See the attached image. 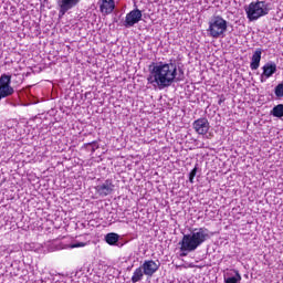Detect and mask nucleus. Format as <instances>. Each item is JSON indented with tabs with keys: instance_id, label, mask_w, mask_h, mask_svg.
I'll return each mask as SVG.
<instances>
[{
	"instance_id": "9d476101",
	"label": "nucleus",
	"mask_w": 283,
	"mask_h": 283,
	"mask_svg": "<svg viewBox=\"0 0 283 283\" xmlns=\"http://www.w3.org/2000/svg\"><path fill=\"white\" fill-rule=\"evenodd\" d=\"M160 269V263H156L154 260H147L144 261L142 265V270H144V275H147L148 277H151L156 271Z\"/></svg>"
},
{
	"instance_id": "dca6fc26",
	"label": "nucleus",
	"mask_w": 283,
	"mask_h": 283,
	"mask_svg": "<svg viewBox=\"0 0 283 283\" xmlns=\"http://www.w3.org/2000/svg\"><path fill=\"white\" fill-rule=\"evenodd\" d=\"M143 277H145V271L143 270L142 266H139L134 271L132 276V282L133 283L140 282Z\"/></svg>"
},
{
	"instance_id": "aec40b11",
	"label": "nucleus",
	"mask_w": 283,
	"mask_h": 283,
	"mask_svg": "<svg viewBox=\"0 0 283 283\" xmlns=\"http://www.w3.org/2000/svg\"><path fill=\"white\" fill-rule=\"evenodd\" d=\"M196 174H198V167H195L189 174V182H191V185H193V178H196Z\"/></svg>"
},
{
	"instance_id": "1a4fd4ad",
	"label": "nucleus",
	"mask_w": 283,
	"mask_h": 283,
	"mask_svg": "<svg viewBox=\"0 0 283 283\" xmlns=\"http://www.w3.org/2000/svg\"><path fill=\"white\" fill-rule=\"evenodd\" d=\"M99 12L107 17V14H112L116 9V2L114 0H99L98 1Z\"/></svg>"
},
{
	"instance_id": "423d86ee",
	"label": "nucleus",
	"mask_w": 283,
	"mask_h": 283,
	"mask_svg": "<svg viewBox=\"0 0 283 283\" xmlns=\"http://www.w3.org/2000/svg\"><path fill=\"white\" fill-rule=\"evenodd\" d=\"M192 129L200 136H207L209 134V129H211V125L209 124V119L201 117L192 123Z\"/></svg>"
},
{
	"instance_id": "9b49d317",
	"label": "nucleus",
	"mask_w": 283,
	"mask_h": 283,
	"mask_svg": "<svg viewBox=\"0 0 283 283\" xmlns=\"http://www.w3.org/2000/svg\"><path fill=\"white\" fill-rule=\"evenodd\" d=\"M97 193L105 198V196H109L112 191H114V182L111 179L105 180V182L95 187Z\"/></svg>"
},
{
	"instance_id": "2eb2a0df",
	"label": "nucleus",
	"mask_w": 283,
	"mask_h": 283,
	"mask_svg": "<svg viewBox=\"0 0 283 283\" xmlns=\"http://www.w3.org/2000/svg\"><path fill=\"white\" fill-rule=\"evenodd\" d=\"M118 240H120V235H118L117 233L111 232L105 235V241L111 247H114V244H116Z\"/></svg>"
},
{
	"instance_id": "f3484780",
	"label": "nucleus",
	"mask_w": 283,
	"mask_h": 283,
	"mask_svg": "<svg viewBox=\"0 0 283 283\" xmlns=\"http://www.w3.org/2000/svg\"><path fill=\"white\" fill-rule=\"evenodd\" d=\"M271 116L274 118H283V104H277L271 111Z\"/></svg>"
},
{
	"instance_id": "6ab92c4d",
	"label": "nucleus",
	"mask_w": 283,
	"mask_h": 283,
	"mask_svg": "<svg viewBox=\"0 0 283 283\" xmlns=\"http://www.w3.org/2000/svg\"><path fill=\"white\" fill-rule=\"evenodd\" d=\"M87 243L85 242H78L75 241L74 243H72L71 245H69V249H81L83 247H86Z\"/></svg>"
},
{
	"instance_id": "0eeeda50",
	"label": "nucleus",
	"mask_w": 283,
	"mask_h": 283,
	"mask_svg": "<svg viewBox=\"0 0 283 283\" xmlns=\"http://www.w3.org/2000/svg\"><path fill=\"white\" fill-rule=\"evenodd\" d=\"M143 20V11L139 9L132 10L126 14V19L124 21L125 28H134L136 23Z\"/></svg>"
},
{
	"instance_id": "a211bd4d",
	"label": "nucleus",
	"mask_w": 283,
	"mask_h": 283,
	"mask_svg": "<svg viewBox=\"0 0 283 283\" xmlns=\"http://www.w3.org/2000/svg\"><path fill=\"white\" fill-rule=\"evenodd\" d=\"M274 94L276 98H283V82L275 86Z\"/></svg>"
},
{
	"instance_id": "4468645a",
	"label": "nucleus",
	"mask_w": 283,
	"mask_h": 283,
	"mask_svg": "<svg viewBox=\"0 0 283 283\" xmlns=\"http://www.w3.org/2000/svg\"><path fill=\"white\" fill-rule=\"evenodd\" d=\"M262 61V49H256L251 57L250 69L252 71L260 67V62Z\"/></svg>"
},
{
	"instance_id": "7ed1b4c3",
	"label": "nucleus",
	"mask_w": 283,
	"mask_h": 283,
	"mask_svg": "<svg viewBox=\"0 0 283 283\" xmlns=\"http://www.w3.org/2000/svg\"><path fill=\"white\" fill-rule=\"evenodd\" d=\"M208 35L211 36V39H224L229 22L221 15H213L208 22Z\"/></svg>"
},
{
	"instance_id": "20e7f679",
	"label": "nucleus",
	"mask_w": 283,
	"mask_h": 283,
	"mask_svg": "<svg viewBox=\"0 0 283 283\" xmlns=\"http://www.w3.org/2000/svg\"><path fill=\"white\" fill-rule=\"evenodd\" d=\"M271 12V4L266 1L251 2L245 7V14L249 21H258L261 17H266Z\"/></svg>"
},
{
	"instance_id": "6e6552de",
	"label": "nucleus",
	"mask_w": 283,
	"mask_h": 283,
	"mask_svg": "<svg viewBox=\"0 0 283 283\" xmlns=\"http://www.w3.org/2000/svg\"><path fill=\"white\" fill-rule=\"evenodd\" d=\"M262 71L260 81L261 83H266V81L277 72V64H275V62H268L262 66Z\"/></svg>"
},
{
	"instance_id": "ddd939ff",
	"label": "nucleus",
	"mask_w": 283,
	"mask_h": 283,
	"mask_svg": "<svg viewBox=\"0 0 283 283\" xmlns=\"http://www.w3.org/2000/svg\"><path fill=\"white\" fill-rule=\"evenodd\" d=\"M81 3V0H57V6H60L61 12L65 14L67 10H72V8L78 6Z\"/></svg>"
},
{
	"instance_id": "f8f14e48",
	"label": "nucleus",
	"mask_w": 283,
	"mask_h": 283,
	"mask_svg": "<svg viewBox=\"0 0 283 283\" xmlns=\"http://www.w3.org/2000/svg\"><path fill=\"white\" fill-rule=\"evenodd\" d=\"M224 283H239L242 282V275L238 270H230L223 274Z\"/></svg>"
},
{
	"instance_id": "f03ea898",
	"label": "nucleus",
	"mask_w": 283,
	"mask_h": 283,
	"mask_svg": "<svg viewBox=\"0 0 283 283\" xmlns=\"http://www.w3.org/2000/svg\"><path fill=\"white\" fill-rule=\"evenodd\" d=\"M211 238L209 229L198 228L191 231L190 234H185L182 240L179 242L181 255L185 256L187 253H191L198 249L201 244H205L207 240Z\"/></svg>"
},
{
	"instance_id": "39448f33",
	"label": "nucleus",
	"mask_w": 283,
	"mask_h": 283,
	"mask_svg": "<svg viewBox=\"0 0 283 283\" xmlns=\"http://www.w3.org/2000/svg\"><path fill=\"white\" fill-rule=\"evenodd\" d=\"M12 83V75L2 74L0 76V101L8 98L14 94V88L10 85Z\"/></svg>"
},
{
	"instance_id": "f257e3e1",
	"label": "nucleus",
	"mask_w": 283,
	"mask_h": 283,
	"mask_svg": "<svg viewBox=\"0 0 283 283\" xmlns=\"http://www.w3.org/2000/svg\"><path fill=\"white\" fill-rule=\"evenodd\" d=\"M178 76V67L174 63L159 62L153 66L147 77L148 85L154 90H165L171 87L175 81H182Z\"/></svg>"
}]
</instances>
